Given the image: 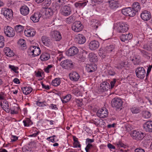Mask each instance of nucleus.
Segmentation results:
<instances>
[{
	"label": "nucleus",
	"instance_id": "53",
	"mask_svg": "<svg viewBox=\"0 0 152 152\" xmlns=\"http://www.w3.org/2000/svg\"><path fill=\"white\" fill-rule=\"evenodd\" d=\"M73 146L75 148H79L81 146L80 144V143L78 141L74 142L73 143Z\"/></svg>",
	"mask_w": 152,
	"mask_h": 152
},
{
	"label": "nucleus",
	"instance_id": "56",
	"mask_svg": "<svg viewBox=\"0 0 152 152\" xmlns=\"http://www.w3.org/2000/svg\"><path fill=\"white\" fill-rule=\"evenodd\" d=\"M142 48L147 50H151V48H150V45H145L143 46Z\"/></svg>",
	"mask_w": 152,
	"mask_h": 152
},
{
	"label": "nucleus",
	"instance_id": "35",
	"mask_svg": "<svg viewBox=\"0 0 152 152\" xmlns=\"http://www.w3.org/2000/svg\"><path fill=\"white\" fill-rule=\"evenodd\" d=\"M117 1L118 0H115L113 1L109 2L110 7L112 9H115L118 7V5Z\"/></svg>",
	"mask_w": 152,
	"mask_h": 152
},
{
	"label": "nucleus",
	"instance_id": "4",
	"mask_svg": "<svg viewBox=\"0 0 152 152\" xmlns=\"http://www.w3.org/2000/svg\"><path fill=\"white\" fill-rule=\"evenodd\" d=\"M28 52L31 53L34 57L39 55L41 53V50L38 47L32 46L30 47Z\"/></svg>",
	"mask_w": 152,
	"mask_h": 152
},
{
	"label": "nucleus",
	"instance_id": "8",
	"mask_svg": "<svg viewBox=\"0 0 152 152\" xmlns=\"http://www.w3.org/2000/svg\"><path fill=\"white\" fill-rule=\"evenodd\" d=\"M60 65L63 68L66 69H70L73 66V64L72 61L67 59L62 61Z\"/></svg>",
	"mask_w": 152,
	"mask_h": 152
},
{
	"label": "nucleus",
	"instance_id": "11",
	"mask_svg": "<svg viewBox=\"0 0 152 152\" xmlns=\"http://www.w3.org/2000/svg\"><path fill=\"white\" fill-rule=\"evenodd\" d=\"M78 52L77 48L75 46L72 47L66 52V54L69 56H72L76 54Z\"/></svg>",
	"mask_w": 152,
	"mask_h": 152
},
{
	"label": "nucleus",
	"instance_id": "30",
	"mask_svg": "<svg viewBox=\"0 0 152 152\" xmlns=\"http://www.w3.org/2000/svg\"><path fill=\"white\" fill-rule=\"evenodd\" d=\"M139 50L140 51L141 54L144 57L147 58L148 59L150 58L151 54L149 53H148L146 51L143 49H139Z\"/></svg>",
	"mask_w": 152,
	"mask_h": 152
},
{
	"label": "nucleus",
	"instance_id": "49",
	"mask_svg": "<svg viewBox=\"0 0 152 152\" xmlns=\"http://www.w3.org/2000/svg\"><path fill=\"white\" fill-rule=\"evenodd\" d=\"M4 39L2 36H0V48H3L4 45Z\"/></svg>",
	"mask_w": 152,
	"mask_h": 152
},
{
	"label": "nucleus",
	"instance_id": "13",
	"mask_svg": "<svg viewBox=\"0 0 152 152\" xmlns=\"http://www.w3.org/2000/svg\"><path fill=\"white\" fill-rule=\"evenodd\" d=\"M99 42L95 40L91 41L88 44L89 48L91 50H96L99 47Z\"/></svg>",
	"mask_w": 152,
	"mask_h": 152
},
{
	"label": "nucleus",
	"instance_id": "54",
	"mask_svg": "<svg viewBox=\"0 0 152 152\" xmlns=\"http://www.w3.org/2000/svg\"><path fill=\"white\" fill-rule=\"evenodd\" d=\"M53 66V65L52 64L48 65L47 67L45 69V71L47 73H48L49 72V69L52 68Z\"/></svg>",
	"mask_w": 152,
	"mask_h": 152
},
{
	"label": "nucleus",
	"instance_id": "42",
	"mask_svg": "<svg viewBox=\"0 0 152 152\" xmlns=\"http://www.w3.org/2000/svg\"><path fill=\"white\" fill-rule=\"evenodd\" d=\"M76 58L78 60L84 61L85 60V57L83 56V53L78 54L76 56Z\"/></svg>",
	"mask_w": 152,
	"mask_h": 152
},
{
	"label": "nucleus",
	"instance_id": "44",
	"mask_svg": "<svg viewBox=\"0 0 152 152\" xmlns=\"http://www.w3.org/2000/svg\"><path fill=\"white\" fill-rule=\"evenodd\" d=\"M9 68L10 69L11 71H14L16 73H18V72L17 70L18 69V68L17 67H15L14 66L9 65Z\"/></svg>",
	"mask_w": 152,
	"mask_h": 152
},
{
	"label": "nucleus",
	"instance_id": "61",
	"mask_svg": "<svg viewBox=\"0 0 152 152\" xmlns=\"http://www.w3.org/2000/svg\"><path fill=\"white\" fill-rule=\"evenodd\" d=\"M45 2L47 6H49L51 3V0H45Z\"/></svg>",
	"mask_w": 152,
	"mask_h": 152
},
{
	"label": "nucleus",
	"instance_id": "7",
	"mask_svg": "<svg viewBox=\"0 0 152 152\" xmlns=\"http://www.w3.org/2000/svg\"><path fill=\"white\" fill-rule=\"evenodd\" d=\"M4 32L6 36L9 37H13L15 34L13 29L8 26L4 27Z\"/></svg>",
	"mask_w": 152,
	"mask_h": 152
},
{
	"label": "nucleus",
	"instance_id": "19",
	"mask_svg": "<svg viewBox=\"0 0 152 152\" xmlns=\"http://www.w3.org/2000/svg\"><path fill=\"white\" fill-rule=\"evenodd\" d=\"M41 16V15L39 12H35L30 17V19L34 22H37Z\"/></svg>",
	"mask_w": 152,
	"mask_h": 152
},
{
	"label": "nucleus",
	"instance_id": "63",
	"mask_svg": "<svg viewBox=\"0 0 152 152\" xmlns=\"http://www.w3.org/2000/svg\"><path fill=\"white\" fill-rule=\"evenodd\" d=\"M135 152H145L144 150L141 148H136L135 150Z\"/></svg>",
	"mask_w": 152,
	"mask_h": 152
},
{
	"label": "nucleus",
	"instance_id": "48",
	"mask_svg": "<svg viewBox=\"0 0 152 152\" xmlns=\"http://www.w3.org/2000/svg\"><path fill=\"white\" fill-rule=\"evenodd\" d=\"M86 2L81 3H76L75 4V7H84L86 4Z\"/></svg>",
	"mask_w": 152,
	"mask_h": 152
},
{
	"label": "nucleus",
	"instance_id": "10",
	"mask_svg": "<svg viewBox=\"0 0 152 152\" xmlns=\"http://www.w3.org/2000/svg\"><path fill=\"white\" fill-rule=\"evenodd\" d=\"M108 112L107 110L105 107H103L98 110L97 115L101 118L106 117L108 115Z\"/></svg>",
	"mask_w": 152,
	"mask_h": 152
},
{
	"label": "nucleus",
	"instance_id": "64",
	"mask_svg": "<svg viewBox=\"0 0 152 152\" xmlns=\"http://www.w3.org/2000/svg\"><path fill=\"white\" fill-rule=\"evenodd\" d=\"M146 99L151 104H152V97H146Z\"/></svg>",
	"mask_w": 152,
	"mask_h": 152
},
{
	"label": "nucleus",
	"instance_id": "60",
	"mask_svg": "<svg viewBox=\"0 0 152 152\" xmlns=\"http://www.w3.org/2000/svg\"><path fill=\"white\" fill-rule=\"evenodd\" d=\"M107 147L108 148L110 149H115V147L110 143H109L107 144Z\"/></svg>",
	"mask_w": 152,
	"mask_h": 152
},
{
	"label": "nucleus",
	"instance_id": "43",
	"mask_svg": "<svg viewBox=\"0 0 152 152\" xmlns=\"http://www.w3.org/2000/svg\"><path fill=\"white\" fill-rule=\"evenodd\" d=\"M23 29V27L20 25L17 26L15 27V30L18 33L22 32Z\"/></svg>",
	"mask_w": 152,
	"mask_h": 152
},
{
	"label": "nucleus",
	"instance_id": "1",
	"mask_svg": "<svg viewBox=\"0 0 152 152\" xmlns=\"http://www.w3.org/2000/svg\"><path fill=\"white\" fill-rule=\"evenodd\" d=\"M145 136V134L141 131L133 130L132 132L131 136L134 139L137 140H142Z\"/></svg>",
	"mask_w": 152,
	"mask_h": 152
},
{
	"label": "nucleus",
	"instance_id": "18",
	"mask_svg": "<svg viewBox=\"0 0 152 152\" xmlns=\"http://www.w3.org/2000/svg\"><path fill=\"white\" fill-rule=\"evenodd\" d=\"M72 13L70 7L67 6L64 7L61 12V14L64 16H67L69 15Z\"/></svg>",
	"mask_w": 152,
	"mask_h": 152
},
{
	"label": "nucleus",
	"instance_id": "26",
	"mask_svg": "<svg viewBox=\"0 0 152 152\" xmlns=\"http://www.w3.org/2000/svg\"><path fill=\"white\" fill-rule=\"evenodd\" d=\"M77 41L79 44H82L85 43L86 41L85 37L82 34H79L76 36Z\"/></svg>",
	"mask_w": 152,
	"mask_h": 152
},
{
	"label": "nucleus",
	"instance_id": "23",
	"mask_svg": "<svg viewBox=\"0 0 152 152\" xmlns=\"http://www.w3.org/2000/svg\"><path fill=\"white\" fill-rule=\"evenodd\" d=\"M53 12V11L52 9L47 7L45 9L43 12V15H44L46 18H48L52 16Z\"/></svg>",
	"mask_w": 152,
	"mask_h": 152
},
{
	"label": "nucleus",
	"instance_id": "22",
	"mask_svg": "<svg viewBox=\"0 0 152 152\" xmlns=\"http://www.w3.org/2000/svg\"><path fill=\"white\" fill-rule=\"evenodd\" d=\"M0 105L2 108L6 112L9 113L10 111L9 106L8 102L6 100H4L0 103Z\"/></svg>",
	"mask_w": 152,
	"mask_h": 152
},
{
	"label": "nucleus",
	"instance_id": "27",
	"mask_svg": "<svg viewBox=\"0 0 152 152\" xmlns=\"http://www.w3.org/2000/svg\"><path fill=\"white\" fill-rule=\"evenodd\" d=\"M4 52L5 55L7 56L11 57L14 55V53L8 47H6L4 48Z\"/></svg>",
	"mask_w": 152,
	"mask_h": 152
},
{
	"label": "nucleus",
	"instance_id": "47",
	"mask_svg": "<svg viewBox=\"0 0 152 152\" xmlns=\"http://www.w3.org/2000/svg\"><path fill=\"white\" fill-rule=\"evenodd\" d=\"M96 65H91L88 68V71L89 72H91L95 71L96 69Z\"/></svg>",
	"mask_w": 152,
	"mask_h": 152
},
{
	"label": "nucleus",
	"instance_id": "16",
	"mask_svg": "<svg viewBox=\"0 0 152 152\" xmlns=\"http://www.w3.org/2000/svg\"><path fill=\"white\" fill-rule=\"evenodd\" d=\"M140 17L144 21H148L151 18L150 13L147 11H144L141 14Z\"/></svg>",
	"mask_w": 152,
	"mask_h": 152
},
{
	"label": "nucleus",
	"instance_id": "33",
	"mask_svg": "<svg viewBox=\"0 0 152 152\" xmlns=\"http://www.w3.org/2000/svg\"><path fill=\"white\" fill-rule=\"evenodd\" d=\"M91 26L95 29L97 28L100 26V22L97 20H93L91 21Z\"/></svg>",
	"mask_w": 152,
	"mask_h": 152
},
{
	"label": "nucleus",
	"instance_id": "24",
	"mask_svg": "<svg viewBox=\"0 0 152 152\" xmlns=\"http://www.w3.org/2000/svg\"><path fill=\"white\" fill-rule=\"evenodd\" d=\"M24 34L25 36L28 37H33L36 33V31L32 29H27L24 31Z\"/></svg>",
	"mask_w": 152,
	"mask_h": 152
},
{
	"label": "nucleus",
	"instance_id": "41",
	"mask_svg": "<svg viewBox=\"0 0 152 152\" xmlns=\"http://www.w3.org/2000/svg\"><path fill=\"white\" fill-rule=\"evenodd\" d=\"M61 83V80L59 78H56L53 80L52 84L55 86H57L60 85Z\"/></svg>",
	"mask_w": 152,
	"mask_h": 152
},
{
	"label": "nucleus",
	"instance_id": "36",
	"mask_svg": "<svg viewBox=\"0 0 152 152\" xmlns=\"http://www.w3.org/2000/svg\"><path fill=\"white\" fill-rule=\"evenodd\" d=\"M41 39L43 44L46 46H48L50 42L49 38L46 36H43L42 37Z\"/></svg>",
	"mask_w": 152,
	"mask_h": 152
},
{
	"label": "nucleus",
	"instance_id": "51",
	"mask_svg": "<svg viewBox=\"0 0 152 152\" xmlns=\"http://www.w3.org/2000/svg\"><path fill=\"white\" fill-rule=\"evenodd\" d=\"M94 139H90L89 138H87L86 140V144H91L92 142H94Z\"/></svg>",
	"mask_w": 152,
	"mask_h": 152
},
{
	"label": "nucleus",
	"instance_id": "32",
	"mask_svg": "<svg viewBox=\"0 0 152 152\" xmlns=\"http://www.w3.org/2000/svg\"><path fill=\"white\" fill-rule=\"evenodd\" d=\"M50 58V55L48 53H43L40 56V58L42 61H47Z\"/></svg>",
	"mask_w": 152,
	"mask_h": 152
},
{
	"label": "nucleus",
	"instance_id": "45",
	"mask_svg": "<svg viewBox=\"0 0 152 152\" xmlns=\"http://www.w3.org/2000/svg\"><path fill=\"white\" fill-rule=\"evenodd\" d=\"M131 110L132 113L134 114L138 113L140 112V108L137 107H132L131 108Z\"/></svg>",
	"mask_w": 152,
	"mask_h": 152
},
{
	"label": "nucleus",
	"instance_id": "21",
	"mask_svg": "<svg viewBox=\"0 0 152 152\" xmlns=\"http://www.w3.org/2000/svg\"><path fill=\"white\" fill-rule=\"evenodd\" d=\"M109 84L107 82H103L100 85L99 89L102 92H104L108 90L110 88Z\"/></svg>",
	"mask_w": 152,
	"mask_h": 152
},
{
	"label": "nucleus",
	"instance_id": "55",
	"mask_svg": "<svg viewBox=\"0 0 152 152\" xmlns=\"http://www.w3.org/2000/svg\"><path fill=\"white\" fill-rule=\"evenodd\" d=\"M144 115L146 118H149L151 117V115L150 112L148 111H145L144 113Z\"/></svg>",
	"mask_w": 152,
	"mask_h": 152
},
{
	"label": "nucleus",
	"instance_id": "12",
	"mask_svg": "<svg viewBox=\"0 0 152 152\" xmlns=\"http://www.w3.org/2000/svg\"><path fill=\"white\" fill-rule=\"evenodd\" d=\"M50 36L54 40L59 41L61 39L60 33L57 31H52L50 33Z\"/></svg>",
	"mask_w": 152,
	"mask_h": 152
},
{
	"label": "nucleus",
	"instance_id": "57",
	"mask_svg": "<svg viewBox=\"0 0 152 152\" xmlns=\"http://www.w3.org/2000/svg\"><path fill=\"white\" fill-rule=\"evenodd\" d=\"M116 82V80L113 79L110 82L111 89L113 88Z\"/></svg>",
	"mask_w": 152,
	"mask_h": 152
},
{
	"label": "nucleus",
	"instance_id": "31",
	"mask_svg": "<svg viewBox=\"0 0 152 152\" xmlns=\"http://www.w3.org/2000/svg\"><path fill=\"white\" fill-rule=\"evenodd\" d=\"M132 8L133 10H135V14H136V12L140 10L141 8L139 3L136 2L133 3L132 5Z\"/></svg>",
	"mask_w": 152,
	"mask_h": 152
},
{
	"label": "nucleus",
	"instance_id": "14",
	"mask_svg": "<svg viewBox=\"0 0 152 152\" xmlns=\"http://www.w3.org/2000/svg\"><path fill=\"white\" fill-rule=\"evenodd\" d=\"M132 37V35L130 33L126 34H123L120 36V39L121 41L126 43L128 42L129 40H131Z\"/></svg>",
	"mask_w": 152,
	"mask_h": 152
},
{
	"label": "nucleus",
	"instance_id": "50",
	"mask_svg": "<svg viewBox=\"0 0 152 152\" xmlns=\"http://www.w3.org/2000/svg\"><path fill=\"white\" fill-rule=\"evenodd\" d=\"M93 147V145L92 144H87L86 147L85 148V149L86 152H89V150L91 149Z\"/></svg>",
	"mask_w": 152,
	"mask_h": 152
},
{
	"label": "nucleus",
	"instance_id": "28",
	"mask_svg": "<svg viewBox=\"0 0 152 152\" xmlns=\"http://www.w3.org/2000/svg\"><path fill=\"white\" fill-rule=\"evenodd\" d=\"M88 56L89 60L91 62H95L98 61L97 56L93 53H90Z\"/></svg>",
	"mask_w": 152,
	"mask_h": 152
},
{
	"label": "nucleus",
	"instance_id": "62",
	"mask_svg": "<svg viewBox=\"0 0 152 152\" xmlns=\"http://www.w3.org/2000/svg\"><path fill=\"white\" fill-rule=\"evenodd\" d=\"M42 87L43 88H45L46 89L48 90L50 89L49 86H46L43 83H41Z\"/></svg>",
	"mask_w": 152,
	"mask_h": 152
},
{
	"label": "nucleus",
	"instance_id": "5",
	"mask_svg": "<svg viewBox=\"0 0 152 152\" xmlns=\"http://www.w3.org/2000/svg\"><path fill=\"white\" fill-rule=\"evenodd\" d=\"M136 75L137 77L140 79H143L145 77V70L142 67H137L135 70Z\"/></svg>",
	"mask_w": 152,
	"mask_h": 152
},
{
	"label": "nucleus",
	"instance_id": "40",
	"mask_svg": "<svg viewBox=\"0 0 152 152\" xmlns=\"http://www.w3.org/2000/svg\"><path fill=\"white\" fill-rule=\"evenodd\" d=\"M99 56L102 58H105L106 55L107 53L104 49H100L99 50Z\"/></svg>",
	"mask_w": 152,
	"mask_h": 152
},
{
	"label": "nucleus",
	"instance_id": "37",
	"mask_svg": "<svg viewBox=\"0 0 152 152\" xmlns=\"http://www.w3.org/2000/svg\"><path fill=\"white\" fill-rule=\"evenodd\" d=\"M127 66V63L125 61H121L116 66V68L118 69H122L124 67Z\"/></svg>",
	"mask_w": 152,
	"mask_h": 152
},
{
	"label": "nucleus",
	"instance_id": "6",
	"mask_svg": "<svg viewBox=\"0 0 152 152\" xmlns=\"http://www.w3.org/2000/svg\"><path fill=\"white\" fill-rule=\"evenodd\" d=\"M122 13L125 15L130 17L134 16L136 14L135 10H133L131 7L126 8L122 10Z\"/></svg>",
	"mask_w": 152,
	"mask_h": 152
},
{
	"label": "nucleus",
	"instance_id": "25",
	"mask_svg": "<svg viewBox=\"0 0 152 152\" xmlns=\"http://www.w3.org/2000/svg\"><path fill=\"white\" fill-rule=\"evenodd\" d=\"M21 13L23 15H27L29 12V10L28 7L26 5L22 6L20 9Z\"/></svg>",
	"mask_w": 152,
	"mask_h": 152
},
{
	"label": "nucleus",
	"instance_id": "38",
	"mask_svg": "<svg viewBox=\"0 0 152 152\" xmlns=\"http://www.w3.org/2000/svg\"><path fill=\"white\" fill-rule=\"evenodd\" d=\"M76 19L75 17L73 15H72L66 18V23L69 24H70L73 23Z\"/></svg>",
	"mask_w": 152,
	"mask_h": 152
},
{
	"label": "nucleus",
	"instance_id": "20",
	"mask_svg": "<svg viewBox=\"0 0 152 152\" xmlns=\"http://www.w3.org/2000/svg\"><path fill=\"white\" fill-rule=\"evenodd\" d=\"M70 79L73 81H77L79 79L80 76L76 72H73L69 74Z\"/></svg>",
	"mask_w": 152,
	"mask_h": 152
},
{
	"label": "nucleus",
	"instance_id": "52",
	"mask_svg": "<svg viewBox=\"0 0 152 152\" xmlns=\"http://www.w3.org/2000/svg\"><path fill=\"white\" fill-rule=\"evenodd\" d=\"M152 68V65H149L148 67L147 70V73H146V77L148 76Z\"/></svg>",
	"mask_w": 152,
	"mask_h": 152
},
{
	"label": "nucleus",
	"instance_id": "17",
	"mask_svg": "<svg viewBox=\"0 0 152 152\" xmlns=\"http://www.w3.org/2000/svg\"><path fill=\"white\" fill-rule=\"evenodd\" d=\"M4 15L7 19L12 18L13 16L12 10L10 9H5L4 10Z\"/></svg>",
	"mask_w": 152,
	"mask_h": 152
},
{
	"label": "nucleus",
	"instance_id": "15",
	"mask_svg": "<svg viewBox=\"0 0 152 152\" xmlns=\"http://www.w3.org/2000/svg\"><path fill=\"white\" fill-rule=\"evenodd\" d=\"M144 129L147 132H152V121H147L143 125Z\"/></svg>",
	"mask_w": 152,
	"mask_h": 152
},
{
	"label": "nucleus",
	"instance_id": "34",
	"mask_svg": "<svg viewBox=\"0 0 152 152\" xmlns=\"http://www.w3.org/2000/svg\"><path fill=\"white\" fill-rule=\"evenodd\" d=\"M115 47L113 45H110L107 46L104 49L107 53H110L112 52H114L115 50Z\"/></svg>",
	"mask_w": 152,
	"mask_h": 152
},
{
	"label": "nucleus",
	"instance_id": "3",
	"mask_svg": "<svg viewBox=\"0 0 152 152\" xmlns=\"http://www.w3.org/2000/svg\"><path fill=\"white\" fill-rule=\"evenodd\" d=\"M117 29L119 32H124L128 30V25L124 23L119 22L117 24Z\"/></svg>",
	"mask_w": 152,
	"mask_h": 152
},
{
	"label": "nucleus",
	"instance_id": "39",
	"mask_svg": "<svg viewBox=\"0 0 152 152\" xmlns=\"http://www.w3.org/2000/svg\"><path fill=\"white\" fill-rule=\"evenodd\" d=\"M71 98V95L70 94H68L63 98H61V101L63 103H66L69 101Z\"/></svg>",
	"mask_w": 152,
	"mask_h": 152
},
{
	"label": "nucleus",
	"instance_id": "59",
	"mask_svg": "<svg viewBox=\"0 0 152 152\" xmlns=\"http://www.w3.org/2000/svg\"><path fill=\"white\" fill-rule=\"evenodd\" d=\"M50 107L51 109H54L55 110H57L58 109V108L57 107V106L56 104H51L50 105Z\"/></svg>",
	"mask_w": 152,
	"mask_h": 152
},
{
	"label": "nucleus",
	"instance_id": "2",
	"mask_svg": "<svg viewBox=\"0 0 152 152\" xmlns=\"http://www.w3.org/2000/svg\"><path fill=\"white\" fill-rule=\"evenodd\" d=\"M123 101L120 98H115L113 99L111 102V105L113 107L116 109H121Z\"/></svg>",
	"mask_w": 152,
	"mask_h": 152
},
{
	"label": "nucleus",
	"instance_id": "46",
	"mask_svg": "<svg viewBox=\"0 0 152 152\" xmlns=\"http://www.w3.org/2000/svg\"><path fill=\"white\" fill-rule=\"evenodd\" d=\"M25 43V40L23 39H20L18 42L19 44L22 47H23L25 48V49H26V45ZM23 48L24 49V48Z\"/></svg>",
	"mask_w": 152,
	"mask_h": 152
},
{
	"label": "nucleus",
	"instance_id": "29",
	"mask_svg": "<svg viewBox=\"0 0 152 152\" xmlns=\"http://www.w3.org/2000/svg\"><path fill=\"white\" fill-rule=\"evenodd\" d=\"M22 91L23 94L28 95L32 91V89L30 87H22Z\"/></svg>",
	"mask_w": 152,
	"mask_h": 152
},
{
	"label": "nucleus",
	"instance_id": "58",
	"mask_svg": "<svg viewBox=\"0 0 152 152\" xmlns=\"http://www.w3.org/2000/svg\"><path fill=\"white\" fill-rule=\"evenodd\" d=\"M18 139V137L12 135L11 138V142H15Z\"/></svg>",
	"mask_w": 152,
	"mask_h": 152
},
{
	"label": "nucleus",
	"instance_id": "9",
	"mask_svg": "<svg viewBox=\"0 0 152 152\" xmlns=\"http://www.w3.org/2000/svg\"><path fill=\"white\" fill-rule=\"evenodd\" d=\"M83 28V26L79 21L75 22L72 25V30L76 32H78L81 31Z\"/></svg>",
	"mask_w": 152,
	"mask_h": 152
}]
</instances>
